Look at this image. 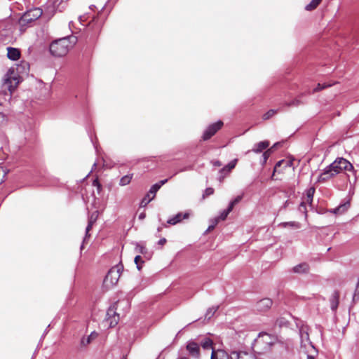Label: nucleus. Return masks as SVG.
<instances>
[{
    "label": "nucleus",
    "instance_id": "f257e3e1",
    "mask_svg": "<svg viewBox=\"0 0 359 359\" xmlns=\"http://www.w3.org/2000/svg\"><path fill=\"white\" fill-rule=\"evenodd\" d=\"M353 169L352 164L344 158H337L327 166L317 179L318 182H325L344 170Z\"/></svg>",
    "mask_w": 359,
    "mask_h": 359
},
{
    "label": "nucleus",
    "instance_id": "f03ea898",
    "mask_svg": "<svg viewBox=\"0 0 359 359\" xmlns=\"http://www.w3.org/2000/svg\"><path fill=\"white\" fill-rule=\"evenodd\" d=\"M76 37L69 36L55 40L50 45V52L55 57L65 55L76 43Z\"/></svg>",
    "mask_w": 359,
    "mask_h": 359
},
{
    "label": "nucleus",
    "instance_id": "7ed1b4c3",
    "mask_svg": "<svg viewBox=\"0 0 359 359\" xmlns=\"http://www.w3.org/2000/svg\"><path fill=\"white\" fill-rule=\"evenodd\" d=\"M278 341L276 336L263 332L255 339L252 348L255 352L262 354L271 350V348Z\"/></svg>",
    "mask_w": 359,
    "mask_h": 359
},
{
    "label": "nucleus",
    "instance_id": "20e7f679",
    "mask_svg": "<svg viewBox=\"0 0 359 359\" xmlns=\"http://www.w3.org/2000/svg\"><path fill=\"white\" fill-rule=\"evenodd\" d=\"M121 306L128 309V302L126 300L118 301L116 304L109 308L107 312L106 320L110 327H114L117 325L119 320V314L117 313L116 310Z\"/></svg>",
    "mask_w": 359,
    "mask_h": 359
},
{
    "label": "nucleus",
    "instance_id": "39448f33",
    "mask_svg": "<svg viewBox=\"0 0 359 359\" xmlns=\"http://www.w3.org/2000/svg\"><path fill=\"white\" fill-rule=\"evenodd\" d=\"M20 82V77L13 68L10 69L4 78L3 87L10 91H14Z\"/></svg>",
    "mask_w": 359,
    "mask_h": 359
},
{
    "label": "nucleus",
    "instance_id": "423d86ee",
    "mask_svg": "<svg viewBox=\"0 0 359 359\" xmlns=\"http://www.w3.org/2000/svg\"><path fill=\"white\" fill-rule=\"evenodd\" d=\"M44 15V11H43L40 8H34L31 9L23 14V15L19 20V24L21 27L28 25L33 21L37 20L42 15Z\"/></svg>",
    "mask_w": 359,
    "mask_h": 359
},
{
    "label": "nucleus",
    "instance_id": "0eeeda50",
    "mask_svg": "<svg viewBox=\"0 0 359 359\" xmlns=\"http://www.w3.org/2000/svg\"><path fill=\"white\" fill-rule=\"evenodd\" d=\"M90 18L88 14H84L83 15H80L79 17V21L81 26L83 27H88L90 30H91L93 32H97L99 31L102 25V21L99 19L97 16L93 17L92 20L88 22L87 24H85V22Z\"/></svg>",
    "mask_w": 359,
    "mask_h": 359
},
{
    "label": "nucleus",
    "instance_id": "6e6552de",
    "mask_svg": "<svg viewBox=\"0 0 359 359\" xmlns=\"http://www.w3.org/2000/svg\"><path fill=\"white\" fill-rule=\"evenodd\" d=\"M121 269L120 266H116L109 271L104 279V287L109 288L117 283L121 276Z\"/></svg>",
    "mask_w": 359,
    "mask_h": 359
},
{
    "label": "nucleus",
    "instance_id": "1a4fd4ad",
    "mask_svg": "<svg viewBox=\"0 0 359 359\" xmlns=\"http://www.w3.org/2000/svg\"><path fill=\"white\" fill-rule=\"evenodd\" d=\"M301 349L305 353H317V351L310 341L309 333L304 329L300 330Z\"/></svg>",
    "mask_w": 359,
    "mask_h": 359
},
{
    "label": "nucleus",
    "instance_id": "9d476101",
    "mask_svg": "<svg viewBox=\"0 0 359 359\" xmlns=\"http://www.w3.org/2000/svg\"><path fill=\"white\" fill-rule=\"evenodd\" d=\"M62 1V0H48L44 8V16L50 18Z\"/></svg>",
    "mask_w": 359,
    "mask_h": 359
},
{
    "label": "nucleus",
    "instance_id": "9b49d317",
    "mask_svg": "<svg viewBox=\"0 0 359 359\" xmlns=\"http://www.w3.org/2000/svg\"><path fill=\"white\" fill-rule=\"evenodd\" d=\"M222 126L223 122L222 121H219L215 123L210 125L203 133V140H209L222 127Z\"/></svg>",
    "mask_w": 359,
    "mask_h": 359
},
{
    "label": "nucleus",
    "instance_id": "f8f14e48",
    "mask_svg": "<svg viewBox=\"0 0 359 359\" xmlns=\"http://www.w3.org/2000/svg\"><path fill=\"white\" fill-rule=\"evenodd\" d=\"M210 359H233V352L229 355L222 349L212 350Z\"/></svg>",
    "mask_w": 359,
    "mask_h": 359
},
{
    "label": "nucleus",
    "instance_id": "ddd939ff",
    "mask_svg": "<svg viewBox=\"0 0 359 359\" xmlns=\"http://www.w3.org/2000/svg\"><path fill=\"white\" fill-rule=\"evenodd\" d=\"M187 350L188 351L189 355L194 358H198L200 356L199 346L194 341H190L187 345Z\"/></svg>",
    "mask_w": 359,
    "mask_h": 359
},
{
    "label": "nucleus",
    "instance_id": "4468645a",
    "mask_svg": "<svg viewBox=\"0 0 359 359\" xmlns=\"http://www.w3.org/2000/svg\"><path fill=\"white\" fill-rule=\"evenodd\" d=\"M189 216V214L188 212L182 213L180 212L177 214L176 215L173 216L172 217L170 218L167 223L171 225H175L177 223L180 222L184 219H187Z\"/></svg>",
    "mask_w": 359,
    "mask_h": 359
},
{
    "label": "nucleus",
    "instance_id": "2eb2a0df",
    "mask_svg": "<svg viewBox=\"0 0 359 359\" xmlns=\"http://www.w3.org/2000/svg\"><path fill=\"white\" fill-rule=\"evenodd\" d=\"M272 306V301L271 299L264 298L261 299L257 304V309L260 311H265L271 308Z\"/></svg>",
    "mask_w": 359,
    "mask_h": 359
},
{
    "label": "nucleus",
    "instance_id": "dca6fc26",
    "mask_svg": "<svg viewBox=\"0 0 359 359\" xmlns=\"http://www.w3.org/2000/svg\"><path fill=\"white\" fill-rule=\"evenodd\" d=\"M349 206V202H346L335 208L330 210L329 212L335 215H341L345 212L348 209Z\"/></svg>",
    "mask_w": 359,
    "mask_h": 359
},
{
    "label": "nucleus",
    "instance_id": "f3484780",
    "mask_svg": "<svg viewBox=\"0 0 359 359\" xmlns=\"http://www.w3.org/2000/svg\"><path fill=\"white\" fill-rule=\"evenodd\" d=\"M7 56L11 60H17L20 56V52L18 48H7Z\"/></svg>",
    "mask_w": 359,
    "mask_h": 359
},
{
    "label": "nucleus",
    "instance_id": "a211bd4d",
    "mask_svg": "<svg viewBox=\"0 0 359 359\" xmlns=\"http://www.w3.org/2000/svg\"><path fill=\"white\" fill-rule=\"evenodd\" d=\"M233 359H256L255 356L247 352H236L233 351Z\"/></svg>",
    "mask_w": 359,
    "mask_h": 359
},
{
    "label": "nucleus",
    "instance_id": "6ab92c4d",
    "mask_svg": "<svg viewBox=\"0 0 359 359\" xmlns=\"http://www.w3.org/2000/svg\"><path fill=\"white\" fill-rule=\"evenodd\" d=\"M269 146V142L262 141L255 144L252 149V151L255 153H261L263 150L266 149Z\"/></svg>",
    "mask_w": 359,
    "mask_h": 359
},
{
    "label": "nucleus",
    "instance_id": "aec40b11",
    "mask_svg": "<svg viewBox=\"0 0 359 359\" xmlns=\"http://www.w3.org/2000/svg\"><path fill=\"white\" fill-rule=\"evenodd\" d=\"M292 271L296 273H306L309 272V266L306 263H301L294 266Z\"/></svg>",
    "mask_w": 359,
    "mask_h": 359
},
{
    "label": "nucleus",
    "instance_id": "412c9836",
    "mask_svg": "<svg viewBox=\"0 0 359 359\" xmlns=\"http://www.w3.org/2000/svg\"><path fill=\"white\" fill-rule=\"evenodd\" d=\"M97 337V333L95 332H92L90 335L87 337H83L81 339V346L86 347L88 344L91 343L93 340H94Z\"/></svg>",
    "mask_w": 359,
    "mask_h": 359
},
{
    "label": "nucleus",
    "instance_id": "4be33fe9",
    "mask_svg": "<svg viewBox=\"0 0 359 359\" xmlns=\"http://www.w3.org/2000/svg\"><path fill=\"white\" fill-rule=\"evenodd\" d=\"M98 215H99L98 211H95L89 217L88 224V226L86 227V236H88V233L89 231L91 229L93 224L96 222V220H97V219L98 217Z\"/></svg>",
    "mask_w": 359,
    "mask_h": 359
},
{
    "label": "nucleus",
    "instance_id": "5701e85b",
    "mask_svg": "<svg viewBox=\"0 0 359 359\" xmlns=\"http://www.w3.org/2000/svg\"><path fill=\"white\" fill-rule=\"evenodd\" d=\"M292 165V162L290 161L281 160L276 163L274 167L273 173L272 177L274 176L275 172H279L278 168L283 165L284 168L290 167Z\"/></svg>",
    "mask_w": 359,
    "mask_h": 359
},
{
    "label": "nucleus",
    "instance_id": "b1692460",
    "mask_svg": "<svg viewBox=\"0 0 359 359\" xmlns=\"http://www.w3.org/2000/svg\"><path fill=\"white\" fill-rule=\"evenodd\" d=\"M237 161L238 160L236 158V159H233V161H231V162H229L228 163L227 165H226L225 167H224L223 168H222L220 170V173L222 174L223 172H230L232 169H233L237 163Z\"/></svg>",
    "mask_w": 359,
    "mask_h": 359
},
{
    "label": "nucleus",
    "instance_id": "393cba45",
    "mask_svg": "<svg viewBox=\"0 0 359 359\" xmlns=\"http://www.w3.org/2000/svg\"><path fill=\"white\" fill-rule=\"evenodd\" d=\"M133 178V174L126 175L123 176L119 181V185L120 186H126L129 184L131 182V180Z\"/></svg>",
    "mask_w": 359,
    "mask_h": 359
},
{
    "label": "nucleus",
    "instance_id": "a878e982",
    "mask_svg": "<svg viewBox=\"0 0 359 359\" xmlns=\"http://www.w3.org/2000/svg\"><path fill=\"white\" fill-rule=\"evenodd\" d=\"M135 252L138 254L144 255V256H147V250L145 248L144 245L142 243H136L135 248Z\"/></svg>",
    "mask_w": 359,
    "mask_h": 359
},
{
    "label": "nucleus",
    "instance_id": "bb28decb",
    "mask_svg": "<svg viewBox=\"0 0 359 359\" xmlns=\"http://www.w3.org/2000/svg\"><path fill=\"white\" fill-rule=\"evenodd\" d=\"M321 1L322 0H311V1L305 6V9L309 11H313L317 8Z\"/></svg>",
    "mask_w": 359,
    "mask_h": 359
},
{
    "label": "nucleus",
    "instance_id": "cd10ccee",
    "mask_svg": "<svg viewBox=\"0 0 359 359\" xmlns=\"http://www.w3.org/2000/svg\"><path fill=\"white\" fill-rule=\"evenodd\" d=\"M201 346H202L203 348L205 350H210V349H212V351L214 350L212 348V341L209 338L204 339L201 341Z\"/></svg>",
    "mask_w": 359,
    "mask_h": 359
},
{
    "label": "nucleus",
    "instance_id": "c85d7f7f",
    "mask_svg": "<svg viewBox=\"0 0 359 359\" xmlns=\"http://www.w3.org/2000/svg\"><path fill=\"white\" fill-rule=\"evenodd\" d=\"M315 193V188L311 187L306 191V203L311 204L313 201V195Z\"/></svg>",
    "mask_w": 359,
    "mask_h": 359
},
{
    "label": "nucleus",
    "instance_id": "c756f323",
    "mask_svg": "<svg viewBox=\"0 0 359 359\" xmlns=\"http://www.w3.org/2000/svg\"><path fill=\"white\" fill-rule=\"evenodd\" d=\"M232 211L231 207H228L226 210H223L221 214L215 219H218V222L219 220H225L227 217L228 215Z\"/></svg>",
    "mask_w": 359,
    "mask_h": 359
},
{
    "label": "nucleus",
    "instance_id": "7c9ffc66",
    "mask_svg": "<svg viewBox=\"0 0 359 359\" xmlns=\"http://www.w3.org/2000/svg\"><path fill=\"white\" fill-rule=\"evenodd\" d=\"M154 196H150V194H147L141 201L140 206L145 207L151 200H153Z\"/></svg>",
    "mask_w": 359,
    "mask_h": 359
},
{
    "label": "nucleus",
    "instance_id": "2f4dec72",
    "mask_svg": "<svg viewBox=\"0 0 359 359\" xmlns=\"http://www.w3.org/2000/svg\"><path fill=\"white\" fill-rule=\"evenodd\" d=\"M280 225L283 227L290 226V227L295 228V229L300 228L299 223H298L297 222H283V223L280 224Z\"/></svg>",
    "mask_w": 359,
    "mask_h": 359
},
{
    "label": "nucleus",
    "instance_id": "473e14b6",
    "mask_svg": "<svg viewBox=\"0 0 359 359\" xmlns=\"http://www.w3.org/2000/svg\"><path fill=\"white\" fill-rule=\"evenodd\" d=\"M278 110L270 109L267 112L263 114L262 118L264 120H268L270 118L273 117L276 113Z\"/></svg>",
    "mask_w": 359,
    "mask_h": 359
},
{
    "label": "nucleus",
    "instance_id": "72a5a7b5",
    "mask_svg": "<svg viewBox=\"0 0 359 359\" xmlns=\"http://www.w3.org/2000/svg\"><path fill=\"white\" fill-rule=\"evenodd\" d=\"M217 309V307L210 308L207 311V312H206V313L205 315V318L208 319V320L210 319L213 316L215 313L216 312Z\"/></svg>",
    "mask_w": 359,
    "mask_h": 359
},
{
    "label": "nucleus",
    "instance_id": "f704fd0d",
    "mask_svg": "<svg viewBox=\"0 0 359 359\" xmlns=\"http://www.w3.org/2000/svg\"><path fill=\"white\" fill-rule=\"evenodd\" d=\"M134 262L137 266V269L140 271L142 268V264L144 263V262L142 260L141 256L139 255H136L134 259Z\"/></svg>",
    "mask_w": 359,
    "mask_h": 359
},
{
    "label": "nucleus",
    "instance_id": "c9c22d12",
    "mask_svg": "<svg viewBox=\"0 0 359 359\" xmlns=\"http://www.w3.org/2000/svg\"><path fill=\"white\" fill-rule=\"evenodd\" d=\"M6 174V169L3 167H0V184L4 181Z\"/></svg>",
    "mask_w": 359,
    "mask_h": 359
},
{
    "label": "nucleus",
    "instance_id": "e433bc0d",
    "mask_svg": "<svg viewBox=\"0 0 359 359\" xmlns=\"http://www.w3.org/2000/svg\"><path fill=\"white\" fill-rule=\"evenodd\" d=\"M160 189L159 185L156 183L154 184L149 189V194H152V196H155L156 193L158 191V190Z\"/></svg>",
    "mask_w": 359,
    "mask_h": 359
},
{
    "label": "nucleus",
    "instance_id": "4c0bfd02",
    "mask_svg": "<svg viewBox=\"0 0 359 359\" xmlns=\"http://www.w3.org/2000/svg\"><path fill=\"white\" fill-rule=\"evenodd\" d=\"M243 198V196H238L235 199H233L232 201L230 202L229 207L231 208V210H233L234 205L239 203Z\"/></svg>",
    "mask_w": 359,
    "mask_h": 359
},
{
    "label": "nucleus",
    "instance_id": "58836bf2",
    "mask_svg": "<svg viewBox=\"0 0 359 359\" xmlns=\"http://www.w3.org/2000/svg\"><path fill=\"white\" fill-rule=\"evenodd\" d=\"M271 153V149H269L266 151L264 152V154L262 155V158H263L262 163L263 164L266 163L269 157L270 156Z\"/></svg>",
    "mask_w": 359,
    "mask_h": 359
},
{
    "label": "nucleus",
    "instance_id": "ea45409f",
    "mask_svg": "<svg viewBox=\"0 0 359 359\" xmlns=\"http://www.w3.org/2000/svg\"><path fill=\"white\" fill-rule=\"evenodd\" d=\"M210 222H211V224L208 226V229H207V231H210L214 229V228L215 227V226L217 224V223L219 222H218V219H212L210 220Z\"/></svg>",
    "mask_w": 359,
    "mask_h": 359
},
{
    "label": "nucleus",
    "instance_id": "a19ab883",
    "mask_svg": "<svg viewBox=\"0 0 359 359\" xmlns=\"http://www.w3.org/2000/svg\"><path fill=\"white\" fill-rule=\"evenodd\" d=\"M331 86V84H326V83H318L316 88L313 89V92H317L318 90H320L322 89H324L327 87Z\"/></svg>",
    "mask_w": 359,
    "mask_h": 359
},
{
    "label": "nucleus",
    "instance_id": "79ce46f5",
    "mask_svg": "<svg viewBox=\"0 0 359 359\" xmlns=\"http://www.w3.org/2000/svg\"><path fill=\"white\" fill-rule=\"evenodd\" d=\"M214 193V189L212 188H207L205 190V192H204V194H203V197L205 196H210L212 195V194Z\"/></svg>",
    "mask_w": 359,
    "mask_h": 359
},
{
    "label": "nucleus",
    "instance_id": "37998d69",
    "mask_svg": "<svg viewBox=\"0 0 359 359\" xmlns=\"http://www.w3.org/2000/svg\"><path fill=\"white\" fill-rule=\"evenodd\" d=\"M299 211L301 212H304L305 213V215L306 216V205H305V202H302L299 207Z\"/></svg>",
    "mask_w": 359,
    "mask_h": 359
},
{
    "label": "nucleus",
    "instance_id": "c03bdc74",
    "mask_svg": "<svg viewBox=\"0 0 359 359\" xmlns=\"http://www.w3.org/2000/svg\"><path fill=\"white\" fill-rule=\"evenodd\" d=\"M276 324H278L280 327H282L286 325L287 322L284 319L280 318L276 320Z\"/></svg>",
    "mask_w": 359,
    "mask_h": 359
},
{
    "label": "nucleus",
    "instance_id": "a18cd8bd",
    "mask_svg": "<svg viewBox=\"0 0 359 359\" xmlns=\"http://www.w3.org/2000/svg\"><path fill=\"white\" fill-rule=\"evenodd\" d=\"M338 302L337 301H332L331 303V309L334 311L337 308Z\"/></svg>",
    "mask_w": 359,
    "mask_h": 359
},
{
    "label": "nucleus",
    "instance_id": "49530a36",
    "mask_svg": "<svg viewBox=\"0 0 359 359\" xmlns=\"http://www.w3.org/2000/svg\"><path fill=\"white\" fill-rule=\"evenodd\" d=\"M168 182V180L165 179V180H161L159 181L158 183H156L157 184L159 185V187L161 188V186H163V184H165L166 182Z\"/></svg>",
    "mask_w": 359,
    "mask_h": 359
},
{
    "label": "nucleus",
    "instance_id": "de8ad7c7",
    "mask_svg": "<svg viewBox=\"0 0 359 359\" xmlns=\"http://www.w3.org/2000/svg\"><path fill=\"white\" fill-rule=\"evenodd\" d=\"M212 165L215 167H219L222 165V163L219 161H212Z\"/></svg>",
    "mask_w": 359,
    "mask_h": 359
},
{
    "label": "nucleus",
    "instance_id": "09e8293b",
    "mask_svg": "<svg viewBox=\"0 0 359 359\" xmlns=\"http://www.w3.org/2000/svg\"><path fill=\"white\" fill-rule=\"evenodd\" d=\"M307 354V359H315V355L316 353H306Z\"/></svg>",
    "mask_w": 359,
    "mask_h": 359
},
{
    "label": "nucleus",
    "instance_id": "8fccbe9b",
    "mask_svg": "<svg viewBox=\"0 0 359 359\" xmlns=\"http://www.w3.org/2000/svg\"><path fill=\"white\" fill-rule=\"evenodd\" d=\"M145 216H146L145 213L144 212H142V213H140L139 215V219L140 220H142V219H144L145 218Z\"/></svg>",
    "mask_w": 359,
    "mask_h": 359
},
{
    "label": "nucleus",
    "instance_id": "3c124183",
    "mask_svg": "<svg viewBox=\"0 0 359 359\" xmlns=\"http://www.w3.org/2000/svg\"><path fill=\"white\" fill-rule=\"evenodd\" d=\"M165 243H166V239L165 238H161L158 241V244L159 245H164Z\"/></svg>",
    "mask_w": 359,
    "mask_h": 359
},
{
    "label": "nucleus",
    "instance_id": "603ef678",
    "mask_svg": "<svg viewBox=\"0 0 359 359\" xmlns=\"http://www.w3.org/2000/svg\"><path fill=\"white\" fill-rule=\"evenodd\" d=\"M298 104H299V101L298 100H294L292 103L288 104L289 106H290V105H298Z\"/></svg>",
    "mask_w": 359,
    "mask_h": 359
},
{
    "label": "nucleus",
    "instance_id": "864d4df0",
    "mask_svg": "<svg viewBox=\"0 0 359 359\" xmlns=\"http://www.w3.org/2000/svg\"><path fill=\"white\" fill-rule=\"evenodd\" d=\"M191 168H192V167H189V168H183V169L180 170V172H184V171H185V170H190V169H191Z\"/></svg>",
    "mask_w": 359,
    "mask_h": 359
},
{
    "label": "nucleus",
    "instance_id": "5fc2aeb1",
    "mask_svg": "<svg viewBox=\"0 0 359 359\" xmlns=\"http://www.w3.org/2000/svg\"><path fill=\"white\" fill-rule=\"evenodd\" d=\"M278 143H276V144H274V145L271 148V150H272L273 148L276 147V146L278 145Z\"/></svg>",
    "mask_w": 359,
    "mask_h": 359
},
{
    "label": "nucleus",
    "instance_id": "6e6d98bb",
    "mask_svg": "<svg viewBox=\"0 0 359 359\" xmlns=\"http://www.w3.org/2000/svg\"><path fill=\"white\" fill-rule=\"evenodd\" d=\"M93 8H95V6H94V5L90 6V7H89V8H90V10H93Z\"/></svg>",
    "mask_w": 359,
    "mask_h": 359
},
{
    "label": "nucleus",
    "instance_id": "4d7b16f0",
    "mask_svg": "<svg viewBox=\"0 0 359 359\" xmlns=\"http://www.w3.org/2000/svg\"><path fill=\"white\" fill-rule=\"evenodd\" d=\"M69 26H70V27H71V26H73V22H69Z\"/></svg>",
    "mask_w": 359,
    "mask_h": 359
},
{
    "label": "nucleus",
    "instance_id": "13d9d810",
    "mask_svg": "<svg viewBox=\"0 0 359 359\" xmlns=\"http://www.w3.org/2000/svg\"><path fill=\"white\" fill-rule=\"evenodd\" d=\"M180 359H187V358H181Z\"/></svg>",
    "mask_w": 359,
    "mask_h": 359
}]
</instances>
